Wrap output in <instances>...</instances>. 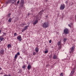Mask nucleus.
<instances>
[{
  "label": "nucleus",
  "mask_w": 76,
  "mask_h": 76,
  "mask_svg": "<svg viewBox=\"0 0 76 76\" xmlns=\"http://www.w3.org/2000/svg\"><path fill=\"white\" fill-rule=\"evenodd\" d=\"M14 60H16V59H15Z\"/></svg>",
  "instance_id": "obj_40"
},
{
  "label": "nucleus",
  "mask_w": 76,
  "mask_h": 76,
  "mask_svg": "<svg viewBox=\"0 0 76 76\" xmlns=\"http://www.w3.org/2000/svg\"><path fill=\"white\" fill-rule=\"evenodd\" d=\"M7 47L8 49H9L10 48H11L12 47V45H10V44H8L7 45Z\"/></svg>",
  "instance_id": "obj_11"
},
{
  "label": "nucleus",
  "mask_w": 76,
  "mask_h": 76,
  "mask_svg": "<svg viewBox=\"0 0 76 76\" xmlns=\"http://www.w3.org/2000/svg\"><path fill=\"white\" fill-rule=\"evenodd\" d=\"M12 1H13L12 2V4H14V2H16V0H12Z\"/></svg>",
  "instance_id": "obj_17"
},
{
  "label": "nucleus",
  "mask_w": 76,
  "mask_h": 76,
  "mask_svg": "<svg viewBox=\"0 0 76 76\" xmlns=\"http://www.w3.org/2000/svg\"><path fill=\"white\" fill-rule=\"evenodd\" d=\"M74 72L73 71H72L71 72V74H72V75H73V74Z\"/></svg>",
  "instance_id": "obj_31"
},
{
  "label": "nucleus",
  "mask_w": 76,
  "mask_h": 76,
  "mask_svg": "<svg viewBox=\"0 0 76 76\" xmlns=\"http://www.w3.org/2000/svg\"><path fill=\"white\" fill-rule=\"evenodd\" d=\"M60 76H63V73L61 72L60 75Z\"/></svg>",
  "instance_id": "obj_23"
},
{
  "label": "nucleus",
  "mask_w": 76,
  "mask_h": 76,
  "mask_svg": "<svg viewBox=\"0 0 76 76\" xmlns=\"http://www.w3.org/2000/svg\"><path fill=\"white\" fill-rule=\"evenodd\" d=\"M1 30H0V34H1Z\"/></svg>",
  "instance_id": "obj_37"
},
{
  "label": "nucleus",
  "mask_w": 76,
  "mask_h": 76,
  "mask_svg": "<svg viewBox=\"0 0 76 76\" xmlns=\"http://www.w3.org/2000/svg\"><path fill=\"white\" fill-rule=\"evenodd\" d=\"M22 68L23 69H25V66L23 65L22 67Z\"/></svg>",
  "instance_id": "obj_28"
},
{
  "label": "nucleus",
  "mask_w": 76,
  "mask_h": 76,
  "mask_svg": "<svg viewBox=\"0 0 76 76\" xmlns=\"http://www.w3.org/2000/svg\"><path fill=\"white\" fill-rule=\"evenodd\" d=\"M35 50L36 53H38V52L39 51V49L37 47L35 48Z\"/></svg>",
  "instance_id": "obj_13"
},
{
  "label": "nucleus",
  "mask_w": 76,
  "mask_h": 76,
  "mask_svg": "<svg viewBox=\"0 0 76 76\" xmlns=\"http://www.w3.org/2000/svg\"><path fill=\"white\" fill-rule=\"evenodd\" d=\"M66 3H67V4L68 2H67V1H66V2H65Z\"/></svg>",
  "instance_id": "obj_36"
},
{
  "label": "nucleus",
  "mask_w": 76,
  "mask_h": 76,
  "mask_svg": "<svg viewBox=\"0 0 76 76\" xmlns=\"http://www.w3.org/2000/svg\"><path fill=\"white\" fill-rule=\"evenodd\" d=\"M10 0H8V2H7V4H8V3H10Z\"/></svg>",
  "instance_id": "obj_24"
},
{
  "label": "nucleus",
  "mask_w": 76,
  "mask_h": 76,
  "mask_svg": "<svg viewBox=\"0 0 76 76\" xmlns=\"http://www.w3.org/2000/svg\"><path fill=\"white\" fill-rule=\"evenodd\" d=\"M64 8H65V5L64 4H61L60 7V10H64Z\"/></svg>",
  "instance_id": "obj_3"
},
{
  "label": "nucleus",
  "mask_w": 76,
  "mask_h": 76,
  "mask_svg": "<svg viewBox=\"0 0 76 76\" xmlns=\"http://www.w3.org/2000/svg\"><path fill=\"white\" fill-rule=\"evenodd\" d=\"M18 55L16 54L14 57V58H15V59H16V58H18Z\"/></svg>",
  "instance_id": "obj_16"
},
{
  "label": "nucleus",
  "mask_w": 76,
  "mask_h": 76,
  "mask_svg": "<svg viewBox=\"0 0 76 76\" xmlns=\"http://www.w3.org/2000/svg\"><path fill=\"white\" fill-rule=\"evenodd\" d=\"M14 36L15 37V36H17V34L15 33H14Z\"/></svg>",
  "instance_id": "obj_27"
},
{
  "label": "nucleus",
  "mask_w": 76,
  "mask_h": 76,
  "mask_svg": "<svg viewBox=\"0 0 76 76\" xmlns=\"http://www.w3.org/2000/svg\"><path fill=\"white\" fill-rule=\"evenodd\" d=\"M1 67H0V70H1Z\"/></svg>",
  "instance_id": "obj_38"
},
{
  "label": "nucleus",
  "mask_w": 76,
  "mask_h": 76,
  "mask_svg": "<svg viewBox=\"0 0 76 76\" xmlns=\"http://www.w3.org/2000/svg\"><path fill=\"white\" fill-rule=\"evenodd\" d=\"M49 23L47 22L44 23L42 25V26L43 28H46L49 26Z\"/></svg>",
  "instance_id": "obj_1"
},
{
  "label": "nucleus",
  "mask_w": 76,
  "mask_h": 76,
  "mask_svg": "<svg viewBox=\"0 0 76 76\" xmlns=\"http://www.w3.org/2000/svg\"><path fill=\"white\" fill-rule=\"evenodd\" d=\"M4 54V50H3L0 51V56H2Z\"/></svg>",
  "instance_id": "obj_5"
},
{
  "label": "nucleus",
  "mask_w": 76,
  "mask_h": 76,
  "mask_svg": "<svg viewBox=\"0 0 76 76\" xmlns=\"http://www.w3.org/2000/svg\"><path fill=\"white\" fill-rule=\"evenodd\" d=\"M17 39L19 41H22V37H21V36L20 35L18 36L17 37Z\"/></svg>",
  "instance_id": "obj_7"
},
{
  "label": "nucleus",
  "mask_w": 76,
  "mask_h": 76,
  "mask_svg": "<svg viewBox=\"0 0 76 76\" xmlns=\"http://www.w3.org/2000/svg\"><path fill=\"white\" fill-rule=\"evenodd\" d=\"M49 57L50 58H51V57H52V55H50V56H49Z\"/></svg>",
  "instance_id": "obj_34"
},
{
  "label": "nucleus",
  "mask_w": 76,
  "mask_h": 76,
  "mask_svg": "<svg viewBox=\"0 0 76 76\" xmlns=\"http://www.w3.org/2000/svg\"><path fill=\"white\" fill-rule=\"evenodd\" d=\"M19 2H20L19 1H17V4H19Z\"/></svg>",
  "instance_id": "obj_33"
},
{
  "label": "nucleus",
  "mask_w": 76,
  "mask_h": 76,
  "mask_svg": "<svg viewBox=\"0 0 76 76\" xmlns=\"http://www.w3.org/2000/svg\"><path fill=\"white\" fill-rule=\"evenodd\" d=\"M6 33H3V35H6Z\"/></svg>",
  "instance_id": "obj_35"
},
{
  "label": "nucleus",
  "mask_w": 76,
  "mask_h": 76,
  "mask_svg": "<svg viewBox=\"0 0 76 76\" xmlns=\"http://www.w3.org/2000/svg\"><path fill=\"white\" fill-rule=\"evenodd\" d=\"M8 76H10V75H8Z\"/></svg>",
  "instance_id": "obj_39"
},
{
  "label": "nucleus",
  "mask_w": 76,
  "mask_h": 76,
  "mask_svg": "<svg viewBox=\"0 0 76 76\" xmlns=\"http://www.w3.org/2000/svg\"><path fill=\"white\" fill-rule=\"evenodd\" d=\"M61 40L58 41V45L59 47L58 50H60L61 48Z\"/></svg>",
  "instance_id": "obj_2"
},
{
  "label": "nucleus",
  "mask_w": 76,
  "mask_h": 76,
  "mask_svg": "<svg viewBox=\"0 0 76 76\" xmlns=\"http://www.w3.org/2000/svg\"><path fill=\"white\" fill-rule=\"evenodd\" d=\"M25 25V24L24 23H22L21 24V26H24V25Z\"/></svg>",
  "instance_id": "obj_22"
},
{
  "label": "nucleus",
  "mask_w": 76,
  "mask_h": 76,
  "mask_svg": "<svg viewBox=\"0 0 76 76\" xmlns=\"http://www.w3.org/2000/svg\"><path fill=\"white\" fill-rule=\"evenodd\" d=\"M11 15V14H10V13H9V14H8V15L9 16H9V17H10V15Z\"/></svg>",
  "instance_id": "obj_32"
},
{
  "label": "nucleus",
  "mask_w": 76,
  "mask_h": 76,
  "mask_svg": "<svg viewBox=\"0 0 76 76\" xmlns=\"http://www.w3.org/2000/svg\"><path fill=\"white\" fill-rule=\"evenodd\" d=\"M20 2L22 4H23L24 3V1H23V0H21Z\"/></svg>",
  "instance_id": "obj_21"
},
{
  "label": "nucleus",
  "mask_w": 76,
  "mask_h": 76,
  "mask_svg": "<svg viewBox=\"0 0 76 76\" xmlns=\"http://www.w3.org/2000/svg\"><path fill=\"white\" fill-rule=\"evenodd\" d=\"M28 15H29V14H28Z\"/></svg>",
  "instance_id": "obj_41"
},
{
  "label": "nucleus",
  "mask_w": 76,
  "mask_h": 76,
  "mask_svg": "<svg viewBox=\"0 0 76 76\" xmlns=\"http://www.w3.org/2000/svg\"><path fill=\"white\" fill-rule=\"evenodd\" d=\"M48 53V50H47L45 51L44 52V53L45 54H47V53Z\"/></svg>",
  "instance_id": "obj_18"
},
{
  "label": "nucleus",
  "mask_w": 76,
  "mask_h": 76,
  "mask_svg": "<svg viewBox=\"0 0 76 76\" xmlns=\"http://www.w3.org/2000/svg\"><path fill=\"white\" fill-rule=\"evenodd\" d=\"M69 32V29L68 28H65L64 30V32L65 34H68V32Z\"/></svg>",
  "instance_id": "obj_4"
},
{
  "label": "nucleus",
  "mask_w": 76,
  "mask_h": 76,
  "mask_svg": "<svg viewBox=\"0 0 76 76\" xmlns=\"http://www.w3.org/2000/svg\"><path fill=\"white\" fill-rule=\"evenodd\" d=\"M68 26L70 27V28H71V27H72V26H71V25L70 24H68Z\"/></svg>",
  "instance_id": "obj_30"
},
{
  "label": "nucleus",
  "mask_w": 76,
  "mask_h": 76,
  "mask_svg": "<svg viewBox=\"0 0 76 76\" xmlns=\"http://www.w3.org/2000/svg\"><path fill=\"white\" fill-rule=\"evenodd\" d=\"M53 59H57V56L55 55L53 56Z\"/></svg>",
  "instance_id": "obj_12"
},
{
  "label": "nucleus",
  "mask_w": 76,
  "mask_h": 76,
  "mask_svg": "<svg viewBox=\"0 0 76 76\" xmlns=\"http://www.w3.org/2000/svg\"><path fill=\"white\" fill-rule=\"evenodd\" d=\"M28 27H29V26H26L23 30H22V32H23L24 31H25L26 30V29H28Z\"/></svg>",
  "instance_id": "obj_6"
},
{
  "label": "nucleus",
  "mask_w": 76,
  "mask_h": 76,
  "mask_svg": "<svg viewBox=\"0 0 76 76\" xmlns=\"http://www.w3.org/2000/svg\"><path fill=\"white\" fill-rule=\"evenodd\" d=\"M3 37H4V35L3 36V35H2V36H0V42H1L4 39V38H3Z\"/></svg>",
  "instance_id": "obj_8"
},
{
  "label": "nucleus",
  "mask_w": 76,
  "mask_h": 76,
  "mask_svg": "<svg viewBox=\"0 0 76 76\" xmlns=\"http://www.w3.org/2000/svg\"><path fill=\"white\" fill-rule=\"evenodd\" d=\"M36 54V53L35 52H34L33 53V56H35Z\"/></svg>",
  "instance_id": "obj_26"
},
{
  "label": "nucleus",
  "mask_w": 76,
  "mask_h": 76,
  "mask_svg": "<svg viewBox=\"0 0 76 76\" xmlns=\"http://www.w3.org/2000/svg\"><path fill=\"white\" fill-rule=\"evenodd\" d=\"M39 15H40V16H41V15L42 14V12L40 11L39 13Z\"/></svg>",
  "instance_id": "obj_19"
},
{
  "label": "nucleus",
  "mask_w": 76,
  "mask_h": 76,
  "mask_svg": "<svg viewBox=\"0 0 76 76\" xmlns=\"http://www.w3.org/2000/svg\"><path fill=\"white\" fill-rule=\"evenodd\" d=\"M38 22V20H36L34 22L33 24L34 25H36V24H37Z\"/></svg>",
  "instance_id": "obj_10"
},
{
  "label": "nucleus",
  "mask_w": 76,
  "mask_h": 76,
  "mask_svg": "<svg viewBox=\"0 0 76 76\" xmlns=\"http://www.w3.org/2000/svg\"><path fill=\"white\" fill-rule=\"evenodd\" d=\"M31 68V66L30 65H28L27 66V69L29 70H30V69Z\"/></svg>",
  "instance_id": "obj_14"
},
{
  "label": "nucleus",
  "mask_w": 76,
  "mask_h": 76,
  "mask_svg": "<svg viewBox=\"0 0 76 76\" xmlns=\"http://www.w3.org/2000/svg\"><path fill=\"white\" fill-rule=\"evenodd\" d=\"M51 40H50L49 41V43H50V44H51Z\"/></svg>",
  "instance_id": "obj_29"
},
{
  "label": "nucleus",
  "mask_w": 76,
  "mask_h": 76,
  "mask_svg": "<svg viewBox=\"0 0 76 76\" xmlns=\"http://www.w3.org/2000/svg\"><path fill=\"white\" fill-rule=\"evenodd\" d=\"M66 40H67V38H64V42H66Z\"/></svg>",
  "instance_id": "obj_20"
},
{
  "label": "nucleus",
  "mask_w": 76,
  "mask_h": 76,
  "mask_svg": "<svg viewBox=\"0 0 76 76\" xmlns=\"http://www.w3.org/2000/svg\"><path fill=\"white\" fill-rule=\"evenodd\" d=\"M16 55H18V56H19V55H20V53L19 52L18 53H17V54H16Z\"/></svg>",
  "instance_id": "obj_25"
},
{
  "label": "nucleus",
  "mask_w": 76,
  "mask_h": 76,
  "mask_svg": "<svg viewBox=\"0 0 76 76\" xmlns=\"http://www.w3.org/2000/svg\"><path fill=\"white\" fill-rule=\"evenodd\" d=\"M75 49V47L73 46L71 48H70L71 51L70 52V53H71L72 52H73L74 51V50Z\"/></svg>",
  "instance_id": "obj_9"
},
{
  "label": "nucleus",
  "mask_w": 76,
  "mask_h": 76,
  "mask_svg": "<svg viewBox=\"0 0 76 76\" xmlns=\"http://www.w3.org/2000/svg\"><path fill=\"white\" fill-rule=\"evenodd\" d=\"M11 21H12V18H10L8 20V22L10 23Z\"/></svg>",
  "instance_id": "obj_15"
}]
</instances>
